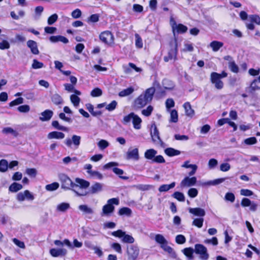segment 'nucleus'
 <instances>
[{
    "label": "nucleus",
    "mask_w": 260,
    "mask_h": 260,
    "mask_svg": "<svg viewBox=\"0 0 260 260\" xmlns=\"http://www.w3.org/2000/svg\"><path fill=\"white\" fill-rule=\"evenodd\" d=\"M52 102L55 105H60L63 103V100L58 94H54L51 97Z\"/></svg>",
    "instance_id": "nucleus-33"
},
{
    "label": "nucleus",
    "mask_w": 260,
    "mask_h": 260,
    "mask_svg": "<svg viewBox=\"0 0 260 260\" xmlns=\"http://www.w3.org/2000/svg\"><path fill=\"white\" fill-rule=\"evenodd\" d=\"M100 16L98 14H94L91 15L88 18V22L95 23L99 21Z\"/></svg>",
    "instance_id": "nucleus-55"
},
{
    "label": "nucleus",
    "mask_w": 260,
    "mask_h": 260,
    "mask_svg": "<svg viewBox=\"0 0 260 260\" xmlns=\"http://www.w3.org/2000/svg\"><path fill=\"white\" fill-rule=\"evenodd\" d=\"M185 114L187 116L192 117L194 115V110L191 108L189 102H186L183 104Z\"/></svg>",
    "instance_id": "nucleus-25"
},
{
    "label": "nucleus",
    "mask_w": 260,
    "mask_h": 260,
    "mask_svg": "<svg viewBox=\"0 0 260 260\" xmlns=\"http://www.w3.org/2000/svg\"><path fill=\"white\" fill-rule=\"evenodd\" d=\"M84 189H80L79 187V189H77V187L74 188L72 190L76 194L77 196H85L89 194L88 191H87Z\"/></svg>",
    "instance_id": "nucleus-45"
},
{
    "label": "nucleus",
    "mask_w": 260,
    "mask_h": 260,
    "mask_svg": "<svg viewBox=\"0 0 260 260\" xmlns=\"http://www.w3.org/2000/svg\"><path fill=\"white\" fill-rule=\"evenodd\" d=\"M127 253L129 260H136L139 254V248L137 245H130L127 248Z\"/></svg>",
    "instance_id": "nucleus-11"
},
{
    "label": "nucleus",
    "mask_w": 260,
    "mask_h": 260,
    "mask_svg": "<svg viewBox=\"0 0 260 260\" xmlns=\"http://www.w3.org/2000/svg\"><path fill=\"white\" fill-rule=\"evenodd\" d=\"M155 91L154 87H150L145 91L144 94H141L135 101V105L138 108L144 107L152 100Z\"/></svg>",
    "instance_id": "nucleus-1"
},
{
    "label": "nucleus",
    "mask_w": 260,
    "mask_h": 260,
    "mask_svg": "<svg viewBox=\"0 0 260 260\" xmlns=\"http://www.w3.org/2000/svg\"><path fill=\"white\" fill-rule=\"evenodd\" d=\"M118 165V164L117 162L112 161L105 165L104 166V168L105 169H108L112 168L113 172L116 175H118L120 178L124 180H127L128 179V177L121 176L124 173V172L122 169L115 167Z\"/></svg>",
    "instance_id": "nucleus-7"
},
{
    "label": "nucleus",
    "mask_w": 260,
    "mask_h": 260,
    "mask_svg": "<svg viewBox=\"0 0 260 260\" xmlns=\"http://www.w3.org/2000/svg\"><path fill=\"white\" fill-rule=\"evenodd\" d=\"M103 189V185L100 183L96 182L93 184L88 191L89 193L96 194L101 191Z\"/></svg>",
    "instance_id": "nucleus-19"
},
{
    "label": "nucleus",
    "mask_w": 260,
    "mask_h": 260,
    "mask_svg": "<svg viewBox=\"0 0 260 260\" xmlns=\"http://www.w3.org/2000/svg\"><path fill=\"white\" fill-rule=\"evenodd\" d=\"M22 188V185L18 183H13L9 187V190L15 192Z\"/></svg>",
    "instance_id": "nucleus-37"
},
{
    "label": "nucleus",
    "mask_w": 260,
    "mask_h": 260,
    "mask_svg": "<svg viewBox=\"0 0 260 260\" xmlns=\"http://www.w3.org/2000/svg\"><path fill=\"white\" fill-rule=\"evenodd\" d=\"M229 68L233 73H237L239 72V67L234 61H229Z\"/></svg>",
    "instance_id": "nucleus-47"
},
{
    "label": "nucleus",
    "mask_w": 260,
    "mask_h": 260,
    "mask_svg": "<svg viewBox=\"0 0 260 260\" xmlns=\"http://www.w3.org/2000/svg\"><path fill=\"white\" fill-rule=\"evenodd\" d=\"M102 90L99 88H94L90 92V95L92 97H98L102 95Z\"/></svg>",
    "instance_id": "nucleus-51"
},
{
    "label": "nucleus",
    "mask_w": 260,
    "mask_h": 260,
    "mask_svg": "<svg viewBox=\"0 0 260 260\" xmlns=\"http://www.w3.org/2000/svg\"><path fill=\"white\" fill-rule=\"evenodd\" d=\"M136 38V46L138 48H141L143 47L142 40L139 35L136 34L135 35Z\"/></svg>",
    "instance_id": "nucleus-53"
},
{
    "label": "nucleus",
    "mask_w": 260,
    "mask_h": 260,
    "mask_svg": "<svg viewBox=\"0 0 260 260\" xmlns=\"http://www.w3.org/2000/svg\"><path fill=\"white\" fill-rule=\"evenodd\" d=\"M203 218H196L192 221V225L201 228L203 226Z\"/></svg>",
    "instance_id": "nucleus-52"
},
{
    "label": "nucleus",
    "mask_w": 260,
    "mask_h": 260,
    "mask_svg": "<svg viewBox=\"0 0 260 260\" xmlns=\"http://www.w3.org/2000/svg\"><path fill=\"white\" fill-rule=\"evenodd\" d=\"M81 15L82 12L79 9H75L71 13L72 17L75 19L79 18L81 16Z\"/></svg>",
    "instance_id": "nucleus-64"
},
{
    "label": "nucleus",
    "mask_w": 260,
    "mask_h": 260,
    "mask_svg": "<svg viewBox=\"0 0 260 260\" xmlns=\"http://www.w3.org/2000/svg\"><path fill=\"white\" fill-rule=\"evenodd\" d=\"M183 254L187 257L188 260H192L193 259L194 250L191 247L185 248L182 250Z\"/></svg>",
    "instance_id": "nucleus-24"
},
{
    "label": "nucleus",
    "mask_w": 260,
    "mask_h": 260,
    "mask_svg": "<svg viewBox=\"0 0 260 260\" xmlns=\"http://www.w3.org/2000/svg\"><path fill=\"white\" fill-rule=\"evenodd\" d=\"M155 240L156 242L161 245L168 244L167 240L165 239L163 235L161 234H156L155 236Z\"/></svg>",
    "instance_id": "nucleus-34"
},
{
    "label": "nucleus",
    "mask_w": 260,
    "mask_h": 260,
    "mask_svg": "<svg viewBox=\"0 0 260 260\" xmlns=\"http://www.w3.org/2000/svg\"><path fill=\"white\" fill-rule=\"evenodd\" d=\"M165 152L168 156L170 157L178 155L181 153L179 150L171 147L166 148L165 150Z\"/></svg>",
    "instance_id": "nucleus-26"
},
{
    "label": "nucleus",
    "mask_w": 260,
    "mask_h": 260,
    "mask_svg": "<svg viewBox=\"0 0 260 260\" xmlns=\"http://www.w3.org/2000/svg\"><path fill=\"white\" fill-rule=\"evenodd\" d=\"M225 180V178H223L217 179L213 181H209L208 182L202 183H201V185H202L203 186L211 185H217V184H220V183H222L223 181H224Z\"/></svg>",
    "instance_id": "nucleus-32"
},
{
    "label": "nucleus",
    "mask_w": 260,
    "mask_h": 260,
    "mask_svg": "<svg viewBox=\"0 0 260 260\" xmlns=\"http://www.w3.org/2000/svg\"><path fill=\"white\" fill-rule=\"evenodd\" d=\"M58 19V15L56 14H54L49 17L47 20V23L49 25H52L54 24Z\"/></svg>",
    "instance_id": "nucleus-56"
},
{
    "label": "nucleus",
    "mask_w": 260,
    "mask_h": 260,
    "mask_svg": "<svg viewBox=\"0 0 260 260\" xmlns=\"http://www.w3.org/2000/svg\"><path fill=\"white\" fill-rule=\"evenodd\" d=\"M187 194L190 198H194L198 196V191L195 188H191L188 190Z\"/></svg>",
    "instance_id": "nucleus-60"
},
{
    "label": "nucleus",
    "mask_w": 260,
    "mask_h": 260,
    "mask_svg": "<svg viewBox=\"0 0 260 260\" xmlns=\"http://www.w3.org/2000/svg\"><path fill=\"white\" fill-rule=\"evenodd\" d=\"M250 87L253 90L260 89V76L253 81Z\"/></svg>",
    "instance_id": "nucleus-40"
},
{
    "label": "nucleus",
    "mask_w": 260,
    "mask_h": 260,
    "mask_svg": "<svg viewBox=\"0 0 260 260\" xmlns=\"http://www.w3.org/2000/svg\"><path fill=\"white\" fill-rule=\"evenodd\" d=\"M64 137L65 135L63 133L57 131L50 132L48 134L47 136V138L49 139H62L64 138Z\"/></svg>",
    "instance_id": "nucleus-22"
},
{
    "label": "nucleus",
    "mask_w": 260,
    "mask_h": 260,
    "mask_svg": "<svg viewBox=\"0 0 260 260\" xmlns=\"http://www.w3.org/2000/svg\"><path fill=\"white\" fill-rule=\"evenodd\" d=\"M59 184L58 183L53 182L52 183L47 184V185H46L45 189L47 191H52L56 190L59 187Z\"/></svg>",
    "instance_id": "nucleus-41"
},
{
    "label": "nucleus",
    "mask_w": 260,
    "mask_h": 260,
    "mask_svg": "<svg viewBox=\"0 0 260 260\" xmlns=\"http://www.w3.org/2000/svg\"><path fill=\"white\" fill-rule=\"evenodd\" d=\"M70 208V204L67 203H62L56 207V210L60 212H65Z\"/></svg>",
    "instance_id": "nucleus-38"
},
{
    "label": "nucleus",
    "mask_w": 260,
    "mask_h": 260,
    "mask_svg": "<svg viewBox=\"0 0 260 260\" xmlns=\"http://www.w3.org/2000/svg\"><path fill=\"white\" fill-rule=\"evenodd\" d=\"M134 91V88L132 87H128L126 89H123L119 92L118 95L120 97H124L132 94Z\"/></svg>",
    "instance_id": "nucleus-36"
},
{
    "label": "nucleus",
    "mask_w": 260,
    "mask_h": 260,
    "mask_svg": "<svg viewBox=\"0 0 260 260\" xmlns=\"http://www.w3.org/2000/svg\"><path fill=\"white\" fill-rule=\"evenodd\" d=\"M175 185L176 183L175 182H173L170 184H162L159 186L158 190L160 192H166L173 188Z\"/></svg>",
    "instance_id": "nucleus-29"
},
{
    "label": "nucleus",
    "mask_w": 260,
    "mask_h": 260,
    "mask_svg": "<svg viewBox=\"0 0 260 260\" xmlns=\"http://www.w3.org/2000/svg\"><path fill=\"white\" fill-rule=\"evenodd\" d=\"M50 253L53 257L62 256L66 255L67 250L65 248H52L50 250Z\"/></svg>",
    "instance_id": "nucleus-14"
},
{
    "label": "nucleus",
    "mask_w": 260,
    "mask_h": 260,
    "mask_svg": "<svg viewBox=\"0 0 260 260\" xmlns=\"http://www.w3.org/2000/svg\"><path fill=\"white\" fill-rule=\"evenodd\" d=\"M49 40L52 43L61 42L64 44H67L69 42L68 39L62 36H52L49 38Z\"/></svg>",
    "instance_id": "nucleus-21"
},
{
    "label": "nucleus",
    "mask_w": 260,
    "mask_h": 260,
    "mask_svg": "<svg viewBox=\"0 0 260 260\" xmlns=\"http://www.w3.org/2000/svg\"><path fill=\"white\" fill-rule=\"evenodd\" d=\"M59 180L61 182V188L65 190L73 189L77 187L78 185L74 183L67 175L61 174L59 175Z\"/></svg>",
    "instance_id": "nucleus-3"
},
{
    "label": "nucleus",
    "mask_w": 260,
    "mask_h": 260,
    "mask_svg": "<svg viewBox=\"0 0 260 260\" xmlns=\"http://www.w3.org/2000/svg\"><path fill=\"white\" fill-rule=\"evenodd\" d=\"M132 120L134 128L137 129H140L142 122L141 119L138 115L134 114Z\"/></svg>",
    "instance_id": "nucleus-31"
},
{
    "label": "nucleus",
    "mask_w": 260,
    "mask_h": 260,
    "mask_svg": "<svg viewBox=\"0 0 260 260\" xmlns=\"http://www.w3.org/2000/svg\"><path fill=\"white\" fill-rule=\"evenodd\" d=\"M75 182V184L78 185L77 188L79 187L80 189H86L90 185V183L88 181L79 178H76Z\"/></svg>",
    "instance_id": "nucleus-20"
},
{
    "label": "nucleus",
    "mask_w": 260,
    "mask_h": 260,
    "mask_svg": "<svg viewBox=\"0 0 260 260\" xmlns=\"http://www.w3.org/2000/svg\"><path fill=\"white\" fill-rule=\"evenodd\" d=\"M134 116V113H131L128 115L124 116L122 121L123 123L124 124H127V123H128L133 119Z\"/></svg>",
    "instance_id": "nucleus-63"
},
{
    "label": "nucleus",
    "mask_w": 260,
    "mask_h": 260,
    "mask_svg": "<svg viewBox=\"0 0 260 260\" xmlns=\"http://www.w3.org/2000/svg\"><path fill=\"white\" fill-rule=\"evenodd\" d=\"M150 135L152 140L155 145H159L161 147L163 146L164 143L160 138L158 130L157 129L155 123L151 125Z\"/></svg>",
    "instance_id": "nucleus-4"
},
{
    "label": "nucleus",
    "mask_w": 260,
    "mask_h": 260,
    "mask_svg": "<svg viewBox=\"0 0 260 260\" xmlns=\"http://www.w3.org/2000/svg\"><path fill=\"white\" fill-rule=\"evenodd\" d=\"M172 196L179 202L185 201V196L184 194L181 192L176 191L172 195Z\"/></svg>",
    "instance_id": "nucleus-39"
},
{
    "label": "nucleus",
    "mask_w": 260,
    "mask_h": 260,
    "mask_svg": "<svg viewBox=\"0 0 260 260\" xmlns=\"http://www.w3.org/2000/svg\"><path fill=\"white\" fill-rule=\"evenodd\" d=\"M99 38L102 42L107 45L111 46L114 44V37L112 33L109 30L102 32Z\"/></svg>",
    "instance_id": "nucleus-5"
},
{
    "label": "nucleus",
    "mask_w": 260,
    "mask_h": 260,
    "mask_svg": "<svg viewBox=\"0 0 260 260\" xmlns=\"http://www.w3.org/2000/svg\"><path fill=\"white\" fill-rule=\"evenodd\" d=\"M197 182V178L196 177H185L181 182L180 186L182 187H190L193 186Z\"/></svg>",
    "instance_id": "nucleus-13"
},
{
    "label": "nucleus",
    "mask_w": 260,
    "mask_h": 260,
    "mask_svg": "<svg viewBox=\"0 0 260 260\" xmlns=\"http://www.w3.org/2000/svg\"><path fill=\"white\" fill-rule=\"evenodd\" d=\"M170 45L171 49L168 52V55L164 57V60L165 62H168L172 59L174 60H176L177 59L178 49L176 41H175L174 43H171Z\"/></svg>",
    "instance_id": "nucleus-6"
},
{
    "label": "nucleus",
    "mask_w": 260,
    "mask_h": 260,
    "mask_svg": "<svg viewBox=\"0 0 260 260\" xmlns=\"http://www.w3.org/2000/svg\"><path fill=\"white\" fill-rule=\"evenodd\" d=\"M52 125L53 127H54L55 128H56L58 130H60V131H68V128L66 127L62 126V125H60L59 124V122L56 120L52 121Z\"/></svg>",
    "instance_id": "nucleus-48"
},
{
    "label": "nucleus",
    "mask_w": 260,
    "mask_h": 260,
    "mask_svg": "<svg viewBox=\"0 0 260 260\" xmlns=\"http://www.w3.org/2000/svg\"><path fill=\"white\" fill-rule=\"evenodd\" d=\"M189 212L194 216L201 217L203 218L205 215V211L201 208H190Z\"/></svg>",
    "instance_id": "nucleus-17"
},
{
    "label": "nucleus",
    "mask_w": 260,
    "mask_h": 260,
    "mask_svg": "<svg viewBox=\"0 0 260 260\" xmlns=\"http://www.w3.org/2000/svg\"><path fill=\"white\" fill-rule=\"evenodd\" d=\"M17 200L19 202H22L25 200L33 201L35 199L33 194L28 190L23 192H20L17 194Z\"/></svg>",
    "instance_id": "nucleus-12"
},
{
    "label": "nucleus",
    "mask_w": 260,
    "mask_h": 260,
    "mask_svg": "<svg viewBox=\"0 0 260 260\" xmlns=\"http://www.w3.org/2000/svg\"><path fill=\"white\" fill-rule=\"evenodd\" d=\"M3 133L6 134H11L14 137H17L18 133L10 127H6L3 128L2 131Z\"/></svg>",
    "instance_id": "nucleus-44"
},
{
    "label": "nucleus",
    "mask_w": 260,
    "mask_h": 260,
    "mask_svg": "<svg viewBox=\"0 0 260 260\" xmlns=\"http://www.w3.org/2000/svg\"><path fill=\"white\" fill-rule=\"evenodd\" d=\"M119 203L118 198H112L107 201V204L102 208V216H110L115 210L114 205H118Z\"/></svg>",
    "instance_id": "nucleus-2"
},
{
    "label": "nucleus",
    "mask_w": 260,
    "mask_h": 260,
    "mask_svg": "<svg viewBox=\"0 0 260 260\" xmlns=\"http://www.w3.org/2000/svg\"><path fill=\"white\" fill-rule=\"evenodd\" d=\"M126 154L127 157L128 159H134L135 160H138L139 158V150L138 148L128 149Z\"/></svg>",
    "instance_id": "nucleus-18"
},
{
    "label": "nucleus",
    "mask_w": 260,
    "mask_h": 260,
    "mask_svg": "<svg viewBox=\"0 0 260 260\" xmlns=\"http://www.w3.org/2000/svg\"><path fill=\"white\" fill-rule=\"evenodd\" d=\"M81 137L79 136L74 135L72 138H67L64 141L65 144L69 147H71L72 144L75 149L78 148L80 145Z\"/></svg>",
    "instance_id": "nucleus-9"
},
{
    "label": "nucleus",
    "mask_w": 260,
    "mask_h": 260,
    "mask_svg": "<svg viewBox=\"0 0 260 260\" xmlns=\"http://www.w3.org/2000/svg\"><path fill=\"white\" fill-rule=\"evenodd\" d=\"M78 209L82 212L83 214H92L94 213L93 210L87 205H81L79 206Z\"/></svg>",
    "instance_id": "nucleus-23"
},
{
    "label": "nucleus",
    "mask_w": 260,
    "mask_h": 260,
    "mask_svg": "<svg viewBox=\"0 0 260 260\" xmlns=\"http://www.w3.org/2000/svg\"><path fill=\"white\" fill-rule=\"evenodd\" d=\"M10 47V45L9 42L7 40H4L0 42V49L5 50L8 49Z\"/></svg>",
    "instance_id": "nucleus-58"
},
{
    "label": "nucleus",
    "mask_w": 260,
    "mask_h": 260,
    "mask_svg": "<svg viewBox=\"0 0 260 260\" xmlns=\"http://www.w3.org/2000/svg\"><path fill=\"white\" fill-rule=\"evenodd\" d=\"M178 116L177 111L176 110H172L170 113V122L176 123L178 121Z\"/></svg>",
    "instance_id": "nucleus-42"
},
{
    "label": "nucleus",
    "mask_w": 260,
    "mask_h": 260,
    "mask_svg": "<svg viewBox=\"0 0 260 260\" xmlns=\"http://www.w3.org/2000/svg\"><path fill=\"white\" fill-rule=\"evenodd\" d=\"M8 168V162L6 159L0 160V172H6Z\"/></svg>",
    "instance_id": "nucleus-50"
},
{
    "label": "nucleus",
    "mask_w": 260,
    "mask_h": 260,
    "mask_svg": "<svg viewBox=\"0 0 260 260\" xmlns=\"http://www.w3.org/2000/svg\"><path fill=\"white\" fill-rule=\"evenodd\" d=\"M101 150H104L109 146V143L105 140H101L97 144Z\"/></svg>",
    "instance_id": "nucleus-49"
},
{
    "label": "nucleus",
    "mask_w": 260,
    "mask_h": 260,
    "mask_svg": "<svg viewBox=\"0 0 260 260\" xmlns=\"http://www.w3.org/2000/svg\"><path fill=\"white\" fill-rule=\"evenodd\" d=\"M53 112L50 110H46L41 113L39 119L42 121H49L52 117Z\"/></svg>",
    "instance_id": "nucleus-15"
},
{
    "label": "nucleus",
    "mask_w": 260,
    "mask_h": 260,
    "mask_svg": "<svg viewBox=\"0 0 260 260\" xmlns=\"http://www.w3.org/2000/svg\"><path fill=\"white\" fill-rule=\"evenodd\" d=\"M132 213L131 209L127 207H123L120 208L118 211L119 215H126L127 216H131Z\"/></svg>",
    "instance_id": "nucleus-35"
},
{
    "label": "nucleus",
    "mask_w": 260,
    "mask_h": 260,
    "mask_svg": "<svg viewBox=\"0 0 260 260\" xmlns=\"http://www.w3.org/2000/svg\"><path fill=\"white\" fill-rule=\"evenodd\" d=\"M211 82L214 84L215 87L217 89H221L223 87V82L219 78V74L216 72H212L210 75Z\"/></svg>",
    "instance_id": "nucleus-8"
},
{
    "label": "nucleus",
    "mask_w": 260,
    "mask_h": 260,
    "mask_svg": "<svg viewBox=\"0 0 260 260\" xmlns=\"http://www.w3.org/2000/svg\"><path fill=\"white\" fill-rule=\"evenodd\" d=\"M176 29L178 32L184 33L187 31V27L182 24H179L176 26Z\"/></svg>",
    "instance_id": "nucleus-61"
},
{
    "label": "nucleus",
    "mask_w": 260,
    "mask_h": 260,
    "mask_svg": "<svg viewBox=\"0 0 260 260\" xmlns=\"http://www.w3.org/2000/svg\"><path fill=\"white\" fill-rule=\"evenodd\" d=\"M194 251L197 254L200 255V258L203 260H207L209 258V254L207 253V249L203 245L197 244L194 246Z\"/></svg>",
    "instance_id": "nucleus-10"
},
{
    "label": "nucleus",
    "mask_w": 260,
    "mask_h": 260,
    "mask_svg": "<svg viewBox=\"0 0 260 260\" xmlns=\"http://www.w3.org/2000/svg\"><path fill=\"white\" fill-rule=\"evenodd\" d=\"M122 241L123 243L132 244L134 242L135 239L132 236L125 233V235L122 237Z\"/></svg>",
    "instance_id": "nucleus-46"
},
{
    "label": "nucleus",
    "mask_w": 260,
    "mask_h": 260,
    "mask_svg": "<svg viewBox=\"0 0 260 260\" xmlns=\"http://www.w3.org/2000/svg\"><path fill=\"white\" fill-rule=\"evenodd\" d=\"M117 105V102L116 101H113L111 103L107 105L106 109L109 111H112L116 108Z\"/></svg>",
    "instance_id": "nucleus-62"
},
{
    "label": "nucleus",
    "mask_w": 260,
    "mask_h": 260,
    "mask_svg": "<svg viewBox=\"0 0 260 260\" xmlns=\"http://www.w3.org/2000/svg\"><path fill=\"white\" fill-rule=\"evenodd\" d=\"M44 67V64L38 61L37 59H34L31 65L32 68L34 69H41Z\"/></svg>",
    "instance_id": "nucleus-54"
},
{
    "label": "nucleus",
    "mask_w": 260,
    "mask_h": 260,
    "mask_svg": "<svg viewBox=\"0 0 260 260\" xmlns=\"http://www.w3.org/2000/svg\"><path fill=\"white\" fill-rule=\"evenodd\" d=\"M249 18L252 22L260 25V17L258 15H251L249 16Z\"/></svg>",
    "instance_id": "nucleus-59"
},
{
    "label": "nucleus",
    "mask_w": 260,
    "mask_h": 260,
    "mask_svg": "<svg viewBox=\"0 0 260 260\" xmlns=\"http://www.w3.org/2000/svg\"><path fill=\"white\" fill-rule=\"evenodd\" d=\"M86 108L88 111L91 113L93 116H98L102 115V113L100 111H94V107L91 104H87L86 105Z\"/></svg>",
    "instance_id": "nucleus-27"
},
{
    "label": "nucleus",
    "mask_w": 260,
    "mask_h": 260,
    "mask_svg": "<svg viewBox=\"0 0 260 260\" xmlns=\"http://www.w3.org/2000/svg\"><path fill=\"white\" fill-rule=\"evenodd\" d=\"M209 45L212 48L213 51L216 52L223 46V44L221 42L214 41L211 42Z\"/></svg>",
    "instance_id": "nucleus-30"
},
{
    "label": "nucleus",
    "mask_w": 260,
    "mask_h": 260,
    "mask_svg": "<svg viewBox=\"0 0 260 260\" xmlns=\"http://www.w3.org/2000/svg\"><path fill=\"white\" fill-rule=\"evenodd\" d=\"M70 100L72 103L75 107H78L80 102V99L75 94H72L70 96Z\"/></svg>",
    "instance_id": "nucleus-43"
},
{
    "label": "nucleus",
    "mask_w": 260,
    "mask_h": 260,
    "mask_svg": "<svg viewBox=\"0 0 260 260\" xmlns=\"http://www.w3.org/2000/svg\"><path fill=\"white\" fill-rule=\"evenodd\" d=\"M27 46L30 49L31 52L35 55L39 53L38 45L36 42L33 40H28L27 42Z\"/></svg>",
    "instance_id": "nucleus-16"
},
{
    "label": "nucleus",
    "mask_w": 260,
    "mask_h": 260,
    "mask_svg": "<svg viewBox=\"0 0 260 260\" xmlns=\"http://www.w3.org/2000/svg\"><path fill=\"white\" fill-rule=\"evenodd\" d=\"M156 154L157 151L153 149H150L145 151L144 156L146 159L152 160Z\"/></svg>",
    "instance_id": "nucleus-28"
},
{
    "label": "nucleus",
    "mask_w": 260,
    "mask_h": 260,
    "mask_svg": "<svg viewBox=\"0 0 260 260\" xmlns=\"http://www.w3.org/2000/svg\"><path fill=\"white\" fill-rule=\"evenodd\" d=\"M176 242L179 244H182L185 243L186 238L182 235H178L175 238Z\"/></svg>",
    "instance_id": "nucleus-57"
}]
</instances>
